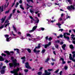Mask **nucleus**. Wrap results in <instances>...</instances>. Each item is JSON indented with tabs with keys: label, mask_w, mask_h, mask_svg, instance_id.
I'll return each mask as SVG.
<instances>
[{
	"label": "nucleus",
	"mask_w": 75,
	"mask_h": 75,
	"mask_svg": "<svg viewBox=\"0 0 75 75\" xmlns=\"http://www.w3.org/2000/svg\"><path fill=\"white\" fill-rule=\"evenodd\" d=\"M16 9H14L13 11V14H14L15 13V11H16Z\"/></svg>",
	"instance_id": "obj_50"
},
{
	"label": "nucleus",
	"mask_w": 75,
	"mask_h": 75,
	"mask_svg": "<svg viewBox=\"0 0 75 75\" xmlns=\"http://www.w3.org/2000/svg\"><path fill=\"white\" fill-rule=\"evenodd\" d=\"M73 58H75V54H74L73 55Z\"/></svg>",
	"instance_id": "obj_64"
},
{
	"label": "nucleus",
	"mask_w": 75,
	"mask_h": 75,
	"mask_svg": "<svg viewBox=\"0 0 75 75\" xmlns=\"http://www.w3.org/2000/svg\"><path fill=\"white\" fill-rule=\"evenodd\" d=\"M15 61L13 62V63H9V65L10 68H12V67H14L15 68L17 67V66H19L20 65V64L18 63H17V60L16 59H15Z\"/></svg>",
	"instance_id": "obj_1"
},
{
	"label": "nucleus",
	"mask_w": 75,
	"mask_h": 75,
	"mask_svg": "<svg viewBox=\"0 0 75 75\" xmlns=\"http://www.w3.org/2000/svg\"><path fill=\"white\" fill-rule=\"evenodd\" d=\"M20 8H21V9H22V10H24V7H23V5L21 4L20 5Z\"/></svg>",
	"instance_id": "obj_19"
},
{
	"label": "nucleus",
	"mask_w": 75,
	"mask_h": 75,
	"mask_svg": "<svg viewBox=\"0 0 75 75\" xmlns=\"http://www.w3.org/2000/svg\"><path fill=\"white\" fill-rule=\"evenodd\" d=\"M51 44V42H49V43L48 44H47V45L49 46V47H50V45Z\"/></svg>",
	"instance_id": "obj_47"
},
{
	"label": "nucleus",
	"mask_w": 75,
	"mask_h": 75,
	"mask_svg": "<svg viewBox=\"0 0 75 75\" xmlns=\"http://www.w3.org/2000/svg\"><path fill=\"white\" fill-rule=\"evenodd\" d=\"M25 67L26 68H28V69H32V68L29 65V63L28 62H27L25 63Z\"/></svg>",
	"instance_id": "obj_2"
},
{
	"label": "nucleus",
	"mask_w": 75,
	"mask_h": 75,
	"mask_svg": "<svg viewBox=\"0 0 75 75\" xmlns=\"http://www.w3.org/2000/svg\"><path fill=\"white\" fill-rule=\"evenodd\" d=\"M66 34H67V35H70V33H67V32L64 33H63V35L64 36H66Z\"/></svg>",
	"instance_id": "obj_9"
},
{
	"label": "nucleus",
	"mask_w": 75,
	"mask_h": 75,
	"mask_svg": "<svg viewBox=\"0 0 75 75\" xmlns=\"http://www.w3.org/2000/svg\"><path fill=\"white\" fill-rule=\"evenodd\" d=\"M45 49H43L42 50V53H45Z\"/></svg>",
	"instance_id": "obj_34"
},
{
	"label": "nucleus",
	"mask_w": 75,
	"mask_h": 75,
	"mask_svg": "<svg viewBox=\"0 0 75 75\" xmlns=\"http://www.w3.org/2000/svg\"><path fill=\"white\" fill-rule=\"evenodd\" d=\"M67 8L68 10H71V8L73 10H75V7L73 5H71L70 6H68Z\"/></svg>",
	"instance_id": "obj_4"
},
{
	"label": "nucleus",
	"mask_w": 75,
	"mask_h": 75,
	"mask_svg": "<svg viewBox=\"0 0 75 75\" xmlns=\"http://www.w3.org/2000/svg\"><path fill=\"white\" fill-rule=\"evenodd\" d=\"M26 50L28 51L29 53H31V50L29 48L26 49Z\"/></svg>",
	"instance_id": "obj_12"
},
{
	"label": "nucleus",
	"mask_w": 75,
	"mask_h": 75,
	"mask_svg": "<svg viewBox=\"0 0 75 75\" xmlns=\"http://www.w3.org/2000/svg\"><path fill=\"white\" fill-rule=\"evenodd\" d=\"M59 61H64V59L62 57H61Z\"/></svg>",
	"instance_id": "obj_32"
},
{
	"label": "nucleus",
	"mask_w": 75,
	"mask_h": 75,
	"mask_svg": "<svg viewBox=\"0 0 75 75\" xmlns=\"http://www.w3.org/2000/svg\"><path fill=\"white\" fill-rule=\"evenodd\" d=\"M5 68H6V66H4L1 69L4 70L5 69Z\"/></svg>",
	"instance_id": "obj_36"
},
{
	"label": "nucleus",
	"mask_w": 75,
	"mask_h": 75,
	"mask_svg": "<svg viewBox=\"0 0 75 75\" xmlns=\"http://www.w3.org/2000/svg\"><path fill=\"white\" fill-rule=\"evenodd\" d=\"M13 28L14 30L16 32H17V30L16 29V27H14V25L13 26Z\"/></svg>",
	"instance_id": "obj_25"
},
{
	"label": "nucleus",
	"mask_w": 75,
	"mask_h": 75,
	"mask_svg": "<svg viewBox=\"0 0 75 75\" xmlns=\"http://www.w3.org/2000/svg\"><path fill=\"white\" fill-rule=\"evenodd\" d=\"M38 75H41L42 74V72H39L38 73Z\"/></svg>",
	"instance_id": "obj_33"
},
{
	"label": "nucleus",
	"mask_w": 75,
	"mask_h": 75,
	"mask_svg": "<svg viewBox=\"0 0 75 75\" xmlns=\"http://www.w3.org/2000/svg\"><path fill=\"white\" fill-rule=\"evenodd\" d=\"M26 1L28 3H30L31 1L32 3H34L33 0H26Z\"/></svg>",
	"instance_id": "obj_15"
},
{
	"label": "nucleus",
	"mask_w": 75,
	"mask_h": 75,
	"mask_svg": "<svg viewBox=\"0 0 75 75\" xmlns=\"http://www.w3.org/2000/svg\"><path fill=\"white\" fill-rule=\"evenodd\" d=\"M42 7H44V8H45V7H46V5H45V3H44L43 4H42Z\"/></svg>",
	"instance_id": "obj_30"
},
{
	"label": "nucleus",
	"mask_w": 75,
	"mask_h": 75,
	"mask_svg": "<svg viewBox=\"0 0 75 75\" xmlns=\"http://www.w3.org/2000/svg\"><path fill=\"white\" fill-rule=\"evenodd\" d=\"M1 55L2 56H4V57H6V54L4 53H2Z\"/></svg>",
	"instance_id": "obj_35"
},
{
	"label": "nucleus",
	"mask_w": 75,
	"mask_h": 75,
	"mask_svg": "<svg viewBox=\"0 0 75 75\" xmlns=\"http://www.w3.org/2000/svg\"><path fill=\"white\" fill-rule=\"evenodd\" d=\"M30 12L32 13V14H33L34 13V11H33L32 10L30 9Z\"/></svg>",
	"instance_id": "obj_41"
},
{
	"label": "nucleus",
	"mask_w": 75,
	"mask_h": 75,
	"mask_svg": "<svg viewBox=\"0 0 75 75\" xmlns=\"http://www.w3.org/2000/svg\"><path fill=\"white\" fill-rule=\"evenodd\" d=\"M60 38H62V37H63V35H60Z\"/></svg>",
	"instance_id": "obj_61"
},
{
	"label": "nucleus",
	"mask_w": 75,
	"mask_h": 75,
	"mask_svg": "<svg viewBox=\"0 0 75 75\" xmlns=\"http://www.w3.org/2000/svg\"><path fill=\"white\" fill-rule=\"evenodd\" d=\"M10 11L9 10H8V11H6L5 12V14H7V13H9V12Z\"/></svg>",
	"instance_id": "obj_38"
},
{
	"label": "nucleus",
	"mask_w": 75,
	"mask_h": 75,
	"mask_svg": "<svg viewBox=\"0 0 75 75\" xmlns=\"http://www.w3.org/2000/svg\"><path fill=\"white\" fill-rule=\"evenodd\" d=\"M19 3L20 4H22V0H20V1H19Z\"/></svg>",
	"instance_id": "obj_57"
},
{
	"label": "nucleus",
	"mask_w": 75,
	"mask_h": 75,
	"mask_svg": "<svg viewBox=\"0 0 75 75\" xmlns=\"http://www.w3.org/2000/svg\"><path fill=\"white\" fill-rule=\"evenodd\" d=\"M27 37H31V35H30V34L29 33H28L27 35H26Z\"/></svg>",
	"instance_id": "obj_29"
},
{
	"label": "nucleus",
	"mask_w": 75,
	"mask_h": 75,
	"mask_svg": "<svg viewBox=\"0 0 75 75\" xmlns=\"http://www.w3.org/2000/svg\"><path fill=\"white\" fill-rule=\"evenodd\" d=\"M69 58L70 60H72V61L74 59V58H72V57H69Z\"/></svg>",
	"instance_id": "obj_37"
},
{
	"label": "nucleus",
	"mask_w": 75,
	"mask_h": 75,
	"mask_svg": "<svg viewBox=\"0 0 75 75\" xmlns=\"http://www.w3.org/2000/svg\"><path fill=\"white\" fill-rule=\"evenodd\" d=\"M52 40V38L51 37L49 38L48 39V40H49V41H51Z\"/></svg>",
	"instance_id": "obj_46"
},
{
	"label": "nucleus",
	"mask_w": 75,
	"mask_h": 75,
	"mask_svg": "<svg viewBox=\"0 0 75 75\" xmlns=\"http://www.w3.org/2000/svg\"><path fill=\"white\" fill-rule=\"evenodd\" d=\"M51 64L52 66L54 65V62H51Z\"/></svg>",
	"instance_id": "obj_63"
},
{
	"label": "nucleus",
	"mask_w": 75,
	"mask_h": 75,
	"mask_svg": "<svg viewBox=\"0 0 75 75\" xmlns=\"http://www.w3.org/2000/svg\"><path fill=\"white\" fill-rule=\"evenodd\" d=\"M9 22V21H8V19H7L4 22L5 24H4V25H5V23H8Z\"/></svg>",
	"instance_id": "obj_27"
},
{
	"label": "nucleus",
	"mask_w": 75,
	"mask_h": 75,
	"mask_svg": "<svg viewBox=\"0 0 75 75\" xmlns=\"http://www.w3.org/2000/svg\"><path fill=\"white\" fill-rule=\"evenodd\" d=\"M1 12H2L3 11H4V10H3V6L2 7V8L1 9Z\"/></svg>",
	"instance_id": "obj_45"
},
{
	"label": "nucleus",
	"mask_w": 75,
	"mask_h": 75,
	"mask_svg": "<svg viewBox=\"0 0 75 75\" xmlns=\"http://www.w3.org/2000/svg\"><path fill=\"white\" fill-rule=\"evenodd\" d=\"M5 62H6V63H8L9 62V61H8L7 60H6L5 61Z\"/></svg>",
	"instance_id": "obj_52"
},
{
	"label": "nucleus",
	"mask_w": 75,
	"mask_h": 75,
	"mask_svg": "<svg viewBox=\"0 0 75 75\" xmlns=\"http://www.w3.org/2000/svg\"><path fill=\"white\" fill-rule=\"evenodd\" d=\"M51 74V73L47 71V70H45V73L42 74V75H50Z\"/></svg>",
	"instance_id": "obj_3"
},
{
	"label": "nucleus",
	"mask_w": 75,
	"mask_h": 75,
	"mask_svg": "<svg viewBox=\"0 0 75 75\" xmlns=\"http://www.w3.org/2000/svg\"><path fill=\"white\" fill-rule=\"evenodd\" d=\"M57 42H58V44H59V42H60V41L59 40H57Z\"/></svg>",
	"instance_id": "obj_59"
},
{
	"label": "nucleus",
	"mask_w": 75,
	"mask_h": 75,
	"mask_svg": "<svg viewBox=\"0 0 75 75\" xmlns=\"http://www.w3.org/2000/svg\"><path fill=\"white\" fill-rule=\"evenodd\" d=\"M50 60V58H48L47 59H46V60L45 61V62H48V61Z\"/></svg>",
	"instance_id": "obj_23"
},
{
	"label": "nucleus",
	"mask_w": 75,
	"mask_h": 75,
	"mask_svg": "<svg viewBox=\"0 0 75 75\" xmlns=\"http://www.w3.org/2000/svg\"><path fill=\"white\" fill-rule=\"evenodd\" d=\"M68 69V67L67 66H65L64 67V69L66 70H67V69Z\"/></svg>",
	"instance_id": "obj_49"
},
{
	"label": "nucleus",
	"mask_w": 75,
	"mask_h": 75,
	"mask_svg": "<svg viewBox=\"0 0 75 75\" xmlns=\"http://www.w3.org/2000/svg\"><path fill=\"white\" fill-rule=\"evenodd\" d=\"M25 61V59H23L22 61V62H23V64L24 63V62Z\"/></svg>",
	"instance_id": "obj_58"
},
{
	"label": "nucleus",
	"mask_w": 75,
	"mask_h": 75,
	"mask_svg": "<svg viewBox=\"0 0 75 75\" xmlns=\"http://www.w3.org/2000/svg\"><path fill=\"white\" fill-rule=\"evenodd\" d=\"M9 38H6V41L7 42H9V41H10V40H9Z\"/></svg>",
	"instance_id": "obj_51"
},
{
	"label": "nucleus",
	"mask_w": 75,
	"mask_h": 75,
	"mask_svg": "<svg viewBox=\"0 0 75 75\" xmlns=\"http://www.w3.org/2000/svg\"><path fill=\"white\" fill-rule=\"evenodd\" d=\"M71 36V38H72V39H73V40H74V41H75V38L74 37H75V35H74V34H72Z\"/></svg>",
	"instance_id": "obj_10"
},
{
	"label": "nucleus",
	"mask_w": 75,
	"mask_h": 75,
	"mask_svg": "<svg viewBox=\"0 0 75 75\" xmlns=\"http://www.w3.org/2000/svg\"><path fill=\"white\" fill-rule=\"evenodd\" d=\"M47 71H49V72H50L51 71H52V69H48L47 70Z\"/></svg>",
	"instance_id": "obj_39"
},
{
	"label": "nucleus",
	"mask_w": 75,
	"mask_h": 75,
	"mask_svg": "<svg viewBox=\"0 0 75 75\" xmlns=\"http://www.w3.org/2000/svg\"><path fill=\"white\" fill-rule=\"evenodd\" d=\"M3 66V63H1V64H0V69H1L2 68V67Z\"/></svg>",
	"instance_id": "obj_28"
},
{
	"label": "nucleus",
	"mask_w": 75,
	"mask_h": 75,
	"mask_svg": "<svg viewBox=\"0 0 75 75\" xmlns=\"http://www.w3.org/2000/svg\"><path fill=\"white\" fill-rule=\"evenodd\" d=\"M24 71L25 72H27L28 71V70L27 69H25Z\"/></svg>",
	"instance_id": "obj_43"
},
{
	"label": "nucleus",
	"mask_w": 75,
	"mask_h": 75,
	"mask_svg": "<svg viewBox=\"0 0 75 75\" xmlns=\"http://www.w3.org/2000/svg\"><path fill=\"white\" fill-rule=\"evenodd\" d=\"M5 37L8 38L9 37V35H4Z\"/></svg>",
	"instance_id": "obj_42"
},
{
	"label": "nucleus",
	"mask_w": 75,
	"mask_h": 75,
	"mask_svg": "<svg viewBox=\"0 0 75 75\" xmlns=\"http://www.w3.org/2000/svg\"><path fill=\"white\" fill-rule=\"evenodd\" d=\"M41 30H42V31H44V30H45V29L43 28H41Z\"/></svg>",
	"instance_id": "obj_60"
},
{
	"label": "nucleus",
	"mask_w": 75,
	"mask_h": 75,
	"mask_svg": "<svg viewBox=\"0 0 75 75\" xmlns=\"http://www.w3.org/2000/svg\"><path fill=\"white\" fill-rule=\"evenodd\" d=\"M37 27V26H34L32 28V30L34 31L35 29H36Z\"/></svg>",
	"instance_id": "obj_24"
},
{
	"label": "nucleus",
	"mask_w": 75,
	"mask_h": 75,
	"mask_svg": "<svg viewBox=\"0 0 75 75\" xmlns=\"http://www.w3.org/2000/svg\"><path fill=\"white\" fill-rule=\"evenodd\" d=\"M15 71H14V69L13 71H11V74H14L16 73V72H15Z\"/></svg>",
	"instance_id": "obj_31"
},
{
	"label": "nucleus",
	"mask_w": 75,
	"mask_h": 75,
	"mask_svg": "<svg viewBox=\"0 0 75 75\" xmlns=\"http://www.w3.org/2000/svg\"><path fill=\"white\" fill-rule=\"evenodd\" d=\"M62 48H65L66 47V45L65 44L63 45L62 46Z\"/></svg>",
	"instance_id": "obj_26"
},
{
	"label": "nucleus",
	"mask_w": 75,
	"mask_h": 75,
	"mask_svg": "<svg viewBox=\"0 0 75 75\" xmlns=\"http://www.w3.org/2000/svg\"><path fill=\"white\" fill-rule=\"evenodd\" d=\"M59 31H61V32H62V31H63V29H59Z\"/></svg>",
	"instance_id": "obj_62"
},
{
	"label": "nucleus",
	"mask_w": 75,
	"mask_h": 75,
	"mask_svg": "<svg viewBox=\"0 0 75 75\" xmlns=\"http://www.w3.org/2000/svg\"><path fill=\"white\" fill-rule=\"evenodd\" d=\"M1 23H3L4 22V21H5V20H4V18H2V19H1Z\"/></svg>",
	"instance_id": "obj_21"
},
{
	"label": "nucleus",
	"mask_w": 75,
	"mask_h": 75,
	"mask_svg": "<svg viewBox=\"0 0 75 75\" xmlns=\"http://www.w3.org/2000/svg\"><path fill=\"white\" fill-rule=\"evenodd\" d=\"M35 18L36 19V20L35 21L36 22L34 23V24H35L36 25V24L37 25L38 23H39V21H40L39 20V19L37 18V17H35Z\"/></svg>",
	"instance_id": "obj_5"
},
{
	"label": "nucleus",
	"mask_w": 75,
	"mask_h": 75,
	"mask_svg": "<svg viewBox=\"0 0 75 75\" xmlns=\"http://www.w3.org/2000/svg\"><path fill=\"white\" fill-rule=\"evenodd\" d=\"M48 47H49V46L47 44H46L45 45L44 48H47Z\"/></svg>",
	"instance_id": "obj_22"
},
{
	"label": "nucleus",
	"mask_w": 75,
	"mask_h": 75,
	"mask_svg": "<svg viewBox=\"0 0 75 75\" xmlns=\"http://www.w3.org/2000/svg\"><path fill=\"white\" fill-rule=\"evenodd\" d=\"M14 71L15 72H18L19 71H20V68H17L16 69H14Z\"/></svg>",
	"instance_id": "obj_13"
},
{
	"label": "nucleus",
	"mask_w": 75,
	"mask_h": 75,
	"mask_svg": "<svg viewBox=\"0 0 75 75\" xmlns=\"http://www.w3.org/2000/svg\"><path fill=\"white\" fill-rule=\"evenodd\" d=\"M62 71H61L59 73V75H62Z\"/></svg>",
	"instance_id": "obj_48"
},
{
	"label": "nucleus",
	"mask_w": 75,
	"mask_h": 75,
	"mask_svg": "<svg viewBox=\"0 0 75 75\" xmlns=\"http://www.w3.org/2000/svg\"><path fill=\"white\" fill-rule=\"evenodd\" d=\"M16 52L18 54H19L20 53V51H19V49H14V51H16Z\"/></svg>",
	"instance_id": "obj_14"
},
{
	"label": "nucleus",
	"mask_w": 75,
	"mask_h": 75,
	"mask_svg": "<svg viewBox=\"0 0 75 75\" xmlns=\"http://www.w3.org/2000/svg\"><path fill=\"white\" fill-rule=\"evenodd\" d=\"M57 25L58 26L59 28H61V24H60L59 23H57Z\"/></svg>",
	"instance_id": "obj_18"
},
{
	"label": "nucleus",
	"mask_w": 75,
	"mask_h": 75,
	"mask_svg": "<svg viewBox=\"0 0 75 75\" xmlns=\"http://www.w3.org/2000/svg\"><path fill=\"white\" fill-rule=\"evenodd\" d=\"M41 48V45H40V43H39L38 44V46H36L35 47V49H38V48L39 49H40Z\"/></svg>",
	"instance_id": "obj_7"
},
{
	"label": "nucleus",
	"mask_w": 75,
	"mask_h": 75,
	"mask_svg": "<svg viewBox=\"0 0 75 75\" xmlns=\"http://www.w3.org/2000/svg\"><path fill=\"white\" fill-rule=\"evenodd\" d=\"M4 28V25H2L0 27V29H1V28Z\"/></svg>",
	"instance_id": "obj_54"
},
{
	"label": "nucleus",
	"mask_w": 75,
	"mask_h": 75,
	"mask_svg": "<svg viewBox=\"0 0 75 75\" xmlns=\"http://www.w3.org/2000/svg\"><path fill=\"white\" fill-rule=\"evenodd\" d=\"M4 58L2 56H0V61H4Z\"/></svg>",
	"instance_id": "obj_16"
},
{
	"label": "nucleus",
	"mask_w": 75,
	"mask_h": 75,
	"mask_svg": "<svg viewBox=\"0 0 75 75\" xmlns=\"http://www.w3.org/2000/svg\"><path fill=\"white\" fill-rule=\"evenodd\" d=\"M66 63V62L65 61H62V64H65Z\"/></svg>",
	"instance_id": "obj_56"
},
{
	"label": "nucleus",
	"mask_w": 75,
	"mask_h": 75,
	"mask_svg": "<svg viewBox=\"0 0 75 75\" xmlns=\"http://www.w3.org/2000/svg\"><path fill=\"white\" fill-rule=\"evenodd\" d=\"M33 52H34V53H36L37 54H38L39 52H40V50H36V49L35 48L33 50Z\"/></svg>",
	"instance_id": "obj_6"
},
{
	"label": "nucleus",
	"mask_w": 75,
	"mask_h": 75,
	"mask_svg": "<svg viewBox=\"0 0 75 75\" xmlns=\"http://www.w3.org/2000/svg\"><path fill=\"white\" fill-rule=\"evenodd\" d=\"M64 38H66L67 40H69V36L66 37V36H64Z\"/></svg>",
	"instance_id": "obj_20"
},
{
	"label": "nucleus",
	"mask_w": 75,
	"mask_h": 75,
	"mask_svg": "<svg viewBox=\"0 0 75 75\" xmlns=\"http://www.w3.org/2000/svg\"><path fill=\"white\" fill-rule=\"evenodd\" d=\"M1 74H4L5 73V70L2 69V70L1 71Z\"/></svg>",
	"instance_id": "obj_11"
},
{
	"label": "nucleus",
	"mask_w": 75,
	"mask_h": 75,
	"mask_svg": "<svg viewBox=\"0 0 75 75\" xmlns=\"http://www.w3.org/2000/svg\"><path fill=\"white\" fill-rule=\"evenodd\" d=\"M21 59H25V56H24L23 57H22L21 58Z\"/></svg>",
	"instance_id": "obj_40"
},
{
	"label": "nucleus",
	"mask_w": 75,
	"mask_h": 75,
	"mask_svg": "<svg viewBox=\"0 0 75 75\" xmlns=\"http://www.w3.org/2000/svg\"><path fill=\"white\" fill-rule=\"evenodd\" d=\"M11 59L12 60V61H13V62H14V57H11Z\"/></svg>",
	"instance_id": "obj_44"
},
{
	"label": "nucleus",
	"mask_w": 75,
	"mask_h": 75,
	"mask_svg": "<svg viewBox=\"0 0 75 75\" xmlns=\"http://www.w3.org/2000/svg\"><path fill=\"white\" fill-rule=\"evenodd\" d=\"M34 31V30L32 29V30H29V33H32V32H33Z\"/></svg>",
	"instance_id": "obj_53"
},
{
	"label": "nucleus",
	"mask_w": 75,
	"mask_h": 75,
	"mask_svg": "<svg viewBox=\"0 0 75 75\" xmlns=\"http://www.w3.org/2000/svg\"><path fill=\"white\" fill-rule=\"evenodd\" d=\"M13 75H18V74L17 72H16Z\"/></svg>",
	"instance_id": "obj_55"
},
{
	"label": "nucleus",
	"mask_w": 75,
	"mask_h": 75,
	"mask_svg": "<svg viewBox=\"0 0 75 75\" xmlns=\"http://www.w3.org/2000/svg\"><path fill=\"white\" fill-rule=\"evenodd\" d=\"M69 47L70 48H71V50H72V49H74V47L72 45H70Z\"/></svg>",
	"instance_id": "obj_17"
},
{
	"label": "nucleus",
	"mask_w": 75,
	"mask_h": 75,
	"mask_svg": "<svg viewBox=\"0 0 75 75\" xmlns=\"http://www.w3.org/2000/svg\"><path fill=\"white\" fill-rule=\"evenodd\" d=\"M4 52H5V53H6L8 55H11L10 53L8 51H5Z\"/></svg>",
	"instance_id": "obj_8"
}]
</instances>
